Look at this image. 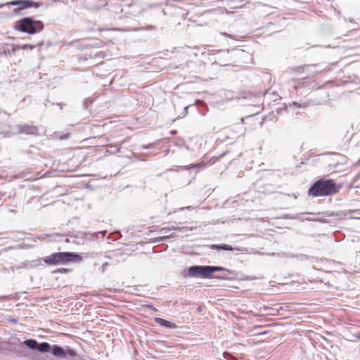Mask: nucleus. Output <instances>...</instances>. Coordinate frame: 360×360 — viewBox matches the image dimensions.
I'll return each mask as SVG.
<instances>
[{
	"label": "nucleus",
	"mask_w": 360,
	"mask_h": 360,
	"mask_svg": "<svg viewBox=\"0 0 360 360\" xmlns=\"http://www.w3.org/2000/svg\"><path fill=\"white\" fill-rule=\"evenodd\" d=\"M340 185L333 179L321 178L314 182L308 191L312 197L329 196L339 192Z\"/></svg>",
	"instance_id": "1"
},
{
	"label": "nucleus",
	"mask_w": 360,
	"mask_h": 360,
	"mask_svg": "<svg viewBox=\"0 0 360 360\" xmlns=\"http://www.w3.org/2000/svg\"><path fill=\"white\" fill-rule=\"evenodd\" d=\"M42 259L49 266H56L71 262H79L82 261L83 258L75 252H58L46 256Z\"/></svg>",
	"instance_id": "2"
},
{
	"label": "nucleus",
	"mask_w": 360,
	"mask_h": 360,
	"mask_svg": "<svg viewBox=\"0 0 360 360\" xmlns=\"http://www.w3.org/2000/svg\"><path fill=\"white\" fill-rule=\"evenodd\" d=\"M14 28L21 32L34 34L43 30L44 24L40 20H34L31 18L25 17L18 20Z\"/></svg>",
	"instance_id": "3"
},
{
	"label": "nucleus",
	"mask_w": 360,
	"mask_h": 360,
	"mask_svg": "<svg viewBox=\"0 0 360 360\" xmlns=\"http://www.w3.org/2000/svg\"><path fill=\"white\" fill-rule=\"evenodd\" d=\"M221 270V267L210 266H193L188 269V276L191 277L210 278L212 274Z\"/></svg>",
	"instance_id": "4"
},
{
	"label": "nucleus",
	"mask_w": 360,
	"mask_h": 360,
	"mask_svg": "<svg viewBox=\"0 0 360 360\" xmlns=\"http://www.w3.org/2000/svg\"><path fill=\"white\" fill-rule=\"evenodd\" d=\"M8 4L12 6H18V10H25L29 8H38L41 4L39 2H34L30 0H20V1H13L8 3Z\"/></svg>",
	"instance_id": "5"
},
{
	"label": "nucleus",
	"mask_w": 360,
	"mask_h": 360,
	"mask_svg": "<svg viewBox=\"0 0 360 360\" xmlns=\"http://www.w3.org/2000/svg\"><path fill=\"white\" fill-rule=\"evenodd\" d=\"M20 131L26 134L35 135L38 132V129L35 126L25 124L20 127Z\"/></svg>",
	"instance_id": "6"
},
{
	"label": "nucleus",
	"mask_w": 360,
	"mask_h": 360,
	"mask_svg": "<svg viewBox=\"0 0 360 360\" xmlns=\"http://www.w3.org/2000/svg\"><path fill=\"white\" fill-rule=\"evenodd\" d=\"M154 321L160 326L167 328H176L177 326L172 322L163 319L162 318H155Z\"/></svg>",
	"instance_id": "7"
},
{
	"label": "nucleus",
	"mask_w": 360,
	"mask_h": 360,
	"mask_svg": "<svg viewBox=\"0 0 360 360\" xmlns=\"http://www.w3.org/2000/svg\"><path fill=\"white\" fill-rule=\"evenodd\" d=\"M210 248L212 250H229V251H232L233 250H236L238 251L240 250L239 248H233V247H231V245H227V244H221V245L213 244V245H210Z\"/></svg>",
	"instance_id": "8"
},
{
	"label": "nucleus",
	"mask_w": 360,
	"mask_h": 360,
	"mask_svg": "<svg viewBox=\"0 0 360 360\" xmlns=\"http://www.w3.org/2000/svg\"><path fill=\"white\" fill-rule=\"evenodd\" d=\"M52 353L57 356H65L66 355L65 351L58 345L53 346Z\"/></svg>",
	"instance_id": "9"
},
{
	"label": "nucleus",
	"mask_w": 360,
	"mask_h": 360,
	"mask_svg": "<svg viewBox=\"0 0 360 360\" xmlns=\"http://www.w3.org/2000/svg\"><path fill=\"white\" fill-rule=\"evenodd\" d=\"M51 347L49 343L43 342L41 344H38L37 349L41 352H49Z\"/></svg>",
	"instance_id": "10"
},
{
	"label": "nucleus",
	"mask_w": 360,
	"mask_h": 360,
	"mask_svg": "<svg viewBox=\"0 0 360 360\" xmlns=\"http://www.w3.org/2000/svg\"><path fill=\"white\" fill-rule=\"evenodd\" d=\"M25 344L31 349H37L38 343L35 340H27L25 341Z\"/></svg>",
	"instance_id": "11"
},
{
	"label": "nucleus",
	"mask_w": 360,
	"mask_h": 360,
	"mask_svg": "<svg viewBox=\"0 0 360 360\" xmlns=\"http://www.w3.org/2000/svg\"><path fill=\"white\" fill-rule=\"evenodd\" d=\"M216 160H217V158H212L207 162H201L195 165L194 167H202L207 165H212L215 162Z\"/></svg>",
	"instance_id": "12"
},
{
	"label": "nucleus",
	"mask_w": 360,
	"mask_h": 360,
	"mask_svg": "<svg viewBox=\"0 0 360 360\" xmlns=\"http://www.w3.org/2000/svg\"><path fill=\"white\" fill-rule=\"evenodd\" d=\"M72 271V269H68V268H59V269H55L53 272L55 273V274H68L69 272H70Z\"/></svg>",
	"instance_id": "13"
},
{
	"label": "nucleus",
	"mask_w": 360,
	"mask_h": 360,
	"mask_svg": "<svg viewBox=\"0 0 360 360\" xmlns=\"http://www.w3.org/2000/svg\"><path fill=\"white\" fill-rule=\"evenodd\" d=\"M34 46H33V45L24 44V45L21 46H17V49H34Z\"/></svg>",
	"instance_id": "14"
},
{
	"label": "nucleus",
	"mask_w": 360,
	"mask_h": 360,
	"mask_svg": "<svg viewBox=\"0 0 360 360\" xmlns=\"http://www.w3.org/2000/svg\"><path fill=\"white\" fill-rule=\"evenodd\" d=\"M65 352L71 356H75L76 355V352L72 349H68Z\"/></svg>",
	"instance_id": "15"
},
{
	"label": "nucleus",
	"mask_w": 360,
	"mask_h": 360,
	"mask_svg": "<svg viewBox=\"0 0 360 360\" xmlns=\"http://www.w3.org/2000/svg\"><path fill=\"white\" fill-rule=\"evenodd\" d=\"M107 265H108V263H107V262H105V263H103V264H102V268H101V271H104V270H105V266H107Z\"/></svg>",
	"instance_id": "16"
},
{
	"label": "nucleus",
	"mask_w": 360,
	"mask_h": 360,
	"mask_svg": "<svg viewBox=\"0 0 360 360\" xmlns=\"http://www.w3.org/2000/svg\"><path fill=\"white\" fill-rule=\"evenodd\" d=\"M98 30L101 32L103 30V29H98Z\"/></svg>",
	"instance_id": "17"
}]
</instances>
